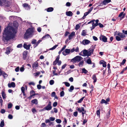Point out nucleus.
Instances as JSON below:
<instances>
[{"instance_id": "1", "label": "nucleus", "mask_w": 127, "mask_h": 127, "mask_svg": "<svg viewBox=\"0 0 127 127\" xmlns=\"http://www.w3.org/2000/svg\"><path fill=\"white\" fill-rule=\"evenodd\" d=\"M17 33L16 29L13 27H10L9 29L6 28L3 34L2 39L4 41H8L14 38Z\"/></svg>"}, {"instance_id": "2", "label": "nucleus", "mask_w": 127, "mask_h": 127, "mask_svg": "<svg viewBox=\"0 0 127 127\" xmlns=\"http://www.w3.org/2000/svg\"><path fill=\"white\" fill-rule=\"evenodd\" d=\"M33 32V29L32 28H29L26 31L24 34V38L27 39L31 37Z\"/></svg>"}, {"instance_id": "3", "label": "nucleus", "mask_w": 127, "mask_h": 127, "mask_svg": "<svg viewBox=\"0 0 127 127\" xmlns=\"http://www.w3.org/2000/svg\"><path fill=\"white\" fill-rule=\"evenodd\" d=\"M0 5H4L5 6H9V2L8 0H0Z\"/></svg>"}, {"instance_id": "4", "label": "nucleus", "mask_w": 127, "mask_h": 127, "mask_svg": "<svg viewBox=\"0 0 127 127\" xmlns=\"http://www.w3.org/2000/svg\"><path fill=\"white\" fill-rule=\"evenodd\" d=\"M83 58L81 56H77L72 59V62H73L75 63L78 62L83 60Z\"/></svg>"}, {"instance_id": "5", "label": "nucleus", "mask_w": 127, "mask_h": 127, "mask_svg": "<svg viewBox=\"0 0 127 127\" xmlns=\"http://www.w3.org/2000/svg\"><path fill=\"white\" fill-rule=\"evenodd\" d=\"M60 59V55L58 56L56 60L53 62V65H56L58 63V64L59 65H60L61 64V61H59Z\"/></svg>"}, {"instance_id": "6", "label": "nucleus", "mask_w": 127, "mask_h": 127, "mask_svg": "<svg viewBox=\"0 0 127 127\" xmlns=\"http://www.w3.org/2000/svg\"><path fill=\"white\" fill-rule=\"evenodd\" d=\"M51 101H49L48 104L44 108V109H45V110L48 111L51 109L52 107L51 105Z\"/></svg>"}, {"instance_id": "7", "label": "nucleus", "mask_w": 127, "mask_h": 127, "mask_svg": "<svg viewBox=\"0 0 127 127\" xmlns=\"http://www.w3.org/2000/svg\"><path fill=\"white\" fill-rule=\"evenodd\" d=\"M100 40H102V41L104 42H107V38L104 35H101L100 37Z\"/></svg>"}, {"instance_id": "8", "label": "nucleus", "mask_w": 127, "mask_h": 127, "mask_svg": "<svg viewBox=\"0 0 127 127\" xmlns=\"http://www.w3.org/2000/svg\"><path fill=\"white\" fill-rule=\"evenodd\" d=\"M70 49H65V51H63V52L62 54L64 55L65 56L68 54L70 53Z\"/></svg>"}, {"instance_id": "9", "label": "nucleus", "mask_w": 127, "mask_h": 127, "mask_svg": "<svg viewBox=\"0 0 127 127\" xmlns=\"http://www.w3.org/2000/svg\"><path fill=\"white\" fill-rule=\"evenodd\" d=\"M28 52L27 51H24L23 54V60H25L27 58V55H28Z\"/></svg>"}, {"instance_id": "10", "label": "nucleus", "mask_w": 127, "mask_h": 127, "mask_svg": "<svg viewBox=\"0 0 127 127\" xmlns=\"http://www.w3.org/2000/svg\"><path fill=\"white\" fill-rule=\"evenodd\" d=\"M8 86L9 88H11V87L14 88L15 86V84L14 82H12L11 83H9L8 84Z\"/></svg>"}, {"instance_id": "11", "label": "nucleus", "mask_w": 127, "mask_h": 127, "mask_svg": "<svg viewBox=\"0 0 127 127\" xmlns=\"http://www.w3.org/2000/svg\"><path fill=\"white\" fill-rule=\"evenodd\" d=\"M82 42L84 45H85L90 43V41L88 40L85 39Z\"/></svg>"}, {"instance_id": "12", "label": "nucleus", "mask_w": 127, "mask_h": 127, "mask_svg": "<svg viewBox=\"0 0 127 127\" xmlns=\"http://www.w3.org/2000/svg\"><path fill=\"white\" fill-rule=\"evenodd\" d=\"M38 63L37 62H34L32 64V67L33 68H36L38 67Z\"/></svg>"}, {"instance_id": "13", "label": "nucleus", "mask_w": 127, "mask_h": 127, "mask_svg": "<svg viewBox=\"0 0 127 127\" xmlns=\"http://www.w3.org/2000/svg\"><path fill=\"white\" fill-rule=\"evenodd\" d=\"M31 45L30 44H29L27 45L25 43L23 45V47L24 48L26 49L27 50H28L30 49V47Z\"/></svg>"}, {"instance_id": "14", "label": "nucleus", "mask_w": 127, "mask_h": 127, "mask_svg": "<svg viewBox=\"0 0 127 127\" xmlns=\"http://www.w3.org/2000/svg\"><path fill=\"white\" fill-rule=\"evenodd\" d=\"M23 6L24 7H28V10H29L30 9V6L28 3H25L23 4Z\"/></svg>"}, {"instance_id": "15", "label": "nucleus", "mask_w": 127, "mask_h": 127, "mask_svg": "<svg viewBox=\"0 0 127 127\" xmlns=\"http://www.w3.org/2000/svg\"><path fill=\"white\" fill-rule=\"evenodd\" d=\"M117 35L119 36L121 38H123L125 37V35L123 33L121 32H119Z\"/></svg>"}, {"instance_id": "16", "label": "nucleus", "mask_w": 127, "mask_h": 127, "mask_svg": "<svg viewBox=\"0 0 127 127\" xmlns=\"http://www.w3.org/2000/svg\"><path fill=\"white\" fill-rule=\"evenodd\" d=\"M77 109L79 112L81 113L82 111H84V107H81V108H78L77 107Z\"/></svg>"}, {"instance_id": "17", "label": "nucleus", "mask_w": 127, "mask_h": 127, "mask_svg": "<svg viewBox=\"0 0 127 127\" xmlns=\"http://www.w3.org/2000/svg\"><path fill=\"white\" fill-rule=\"evenodd\" d=\"M125 14H124V12H121L119 15V17H121L122 18H123L125 17Z\"/></svg>"}, {"instance_id": "18", "label": "nucleus", "mask_w": 127, "mask_h": 127, "mask_svg": "<svg viewBox=\"0 0 127 127\" xmlns=\"http://www.w3.org/2000/svg\"><path fill=\"white\" fill-rule=\"evenodd\" d=\"M74 51L79 53V48L78 47H77L76 49H75L74 48H73L72 49V52Z\"/></svg>"}, {"instance_id": "19", "label": "nucleus", "mask_w": 127, "mask_h": 127, "mask_svg": "<svg viewBox=\"0 0 127 127\" xmlns=\"http://www.w3.org/2000/svg\"><path fill=\"white\" fill-rule=\"evenodd\" d=\"M42 40L41 39H39L38 41L36 42V44L35 45H33L34 47L35 48L36 47H37L38 45L42 41Z\"/></svg>"}, {"instance_id": "20", "label": "nucleus", "mask_w": 127, "mask_h": 127, "mask_svg": "<svg viewBox=\"0 0 127 127\" xmlns=\"http://www.w3.org/2000/svg\"><path fill=\"white\" fill-rule=\"evenodd\" d=\"M80 62L78 65L79 67L82 66L84 64V61L83 60H82Z\"/></svg>"}, {"instance_id": "21", "label": "nucleus", "mask_w": 127, "mask_h": 127, "mask_svg": "<svg viewBox=\"0 0 127 127\" xmlns=\"http://www.w3.org/2000/svg\"><path fill=\"white\" fill-rule=\"evenodd\" d=\"M92 78L94 80V83H95L96 82L97 79L95 75L94 74L93 75Z\"/></svg>"}, {"instance_id": "22", "label": "nucleus", "mask_w": 127, "mask_h": 127, "mask_svg": "<svg viewBox=\"0 0 127 127\" xmlns=\"http://www.w3.org/2000/svg\"><path fill=\"white\" fill-rule=\"evenodd\" d=\"M1 94L3 99H4L5 98H6V95L4 91L2 90Z\"/></svg>"}, {"instance_id": "23", "label": "nucleus", "mask_w": 127, "mask_h": 127, "mask_svg": "<svg viewBox=\"0 0 127 127\" xmlns=\"http://www.w3.org/2000/svg\"><path fill=\"white\" fill-rule=\"evenodd\" d=\"M98 25V24L96 23L95 24L94 23V24L92 25V27L91 29V30L94 29L95 27L97 26Z\"/></svg>"}, {"instance_id": "24", "label": "nucleus", "mask_w": 127, "mask_h": 127, "mask_svg": "<svg viewBox=\"0 0 127 127\" xmlns=\"http://www.w3.org/2000/svg\"><path fill=\"white\" fill-rule=\"evenodd\" d=\"M31 102L32 103L35 104H37L38 103L37 100L36 99H35L32 100Z\"/></svg>"}, {"instance_id": "25", "label": "nucleus", "mask_w": 127, "mask_h": 127, "mask_svg": "<svg viewBox=\"0 0 127 127\" xmlns=\"http://www.w3.org/2000/svg\"><path fill=\"white\" fill-rule=\"evenodd\" d=\"M54 10V8L53 7H50L47 8V11L48 12H51Z\"/></svg>"}, {"instance_id": "26", "label": "nucleus", "mask_w": 127, "mask_h": 127, "mask_svg": "<svg viewBox=\"0 0 127 127\" xmlns=\"http://www.w3.org/2000/svg\"><path fill=\"white\" fill-rule=\"evenodd\" d=\"M65 13L66 15L67 16H71V11H66Z\"/></svg>"}, {"instance_id": "27", "label": "nucleus", "mask_w": 127, "mask_h": 127, "mask_svg": "<svg viewBox=\"0 0 127 127\" xmlns=\"http://www.w3.org/2000/svg\"><path fill=\"white\" fill-rule=\"evenodd\" d=\"M71 39V33L69 35L68 38H67L66 40L65 41V43H67L68 40H69Z\"/></svg>"}, {"instance_id": "28", "label": "nucleus", "mask_w": 127, "mask_h": 127, "mask_svg": "<svg viewBox=\"0 0 127 127\" xmlns=\"http://www.w3.org/2000/svg\"><path fill=\"white\" fill-rule=\"evenodd\" d=\"M10 47H8L7 48V50H6L5 53L7 55L8 54L10 53Z\"/></svg>"}, {"instance_id": "29", "label": "nucleus", "mask_w": 127, "mask_h": 127, "mask_svg": "<svg viewBox=\"0 0 127 127\" xmlns=\"http://www.w3.org/2000/svg\"><path fill=\"white\" fill-rule=\"evenodd\" d=\"M30 95H33V96H34L36 95H37V94H35L34 91L33 90L31 91L30 92Z\"/></svg>"}, {"instance_id": "30", "label": "nucleus", "mask_w": 127, "mask_h": 127, "mask_svg": "<svg viewBox=\"0 0 127 127\" xmlns=\"http://www.w3.org/2000/svg\"><path fill=\"white\" fill-rule=\"evenodd\" d=\"M126 60L125 59H124L122 62L121 63H120V65H124V64L126 63Z\"/></svg>"}, {"instance_id": "31", "label": "nucleus", "mask_w": 127, "mask_h": 127, "mask_svg": "<svg viewBox=\"0 0 127 127\" xmlns=\"http://www.w3.org/2000/svg\"><path fill=\"white\" fill-rule=\"evenodd\" d=\"M121 38L119 36H116V39L117 41H119L122 40Z\"/></svg>"}, {"instance_id": "32", "label": "nucleus", "mask_w": 127, "mask_h": 127, "mask_svg": "<svg viewBox=\"0 0 127 127\" xmlns=\"http://www.w3.org/2000/svg\"><path fill=\"white\" fill-rule=\"evenodd\" d=\"M81 35H82L85 36L86 35V32L85 30H83L82 31V32L81 33Z\"/></svg>"}, {"instance_id": "33", "label": "nucleus", "mask_w": 127, "mask_h": 127, "mask_svg": "<svg viewBox=\"0 0 127 127\" xmlns=\"http://www.w3.org/2000/svg\"><path fill=\"white\" fill-rule=\"evenodd\" d=\"M100 103L101 104H107V101H106L104 99H102L100 101Z\"/></svg>"}, {"instance_id": "34", "label": "nucleus", "mask_w": 127, "mask_h": 127, "mask_svg": "<svg viewBox=\"0 0 127 127\" xmlns=\"http://www.w3.org/2000/svg\"><path fill=\"white\" fill-rule=\"evenodd\" d=\"M58 46V44L54 46L52 48H50L49 49V50H53L54 49H55Z\"/></svg>"}, {"instance_id": "35", "label": "nucleus", "mask_w": 127, "mask_h": 127, "mask_svg": "<svg viewBox=\"0 0 127 127\" xmlns=\"http://www.w3.org/2000/svg\"><path fill=\"white\" fill-rule=\"evenodd\" d=\"M85 98V96L81 98L80 99L78 100L77 102L78 103H81L82 101H83L84 99Z\"/></svg>"}, {"instance_id": "36", "label": "nucleus", "mask_w": 127, "mask_h": 127, "mask_svg": "<svg viewBox=\"0 0 127 127\" xmlns=\"http://www.w3.org/2000/svg\"><path fill=\"white\" fill-rule=\"evenodd\" d=\"M82 73H84L85 74H86L88 73V71L85 68H83L82 69Z\"/></svg>"}, {"instance_id": "37", "label": "nucleus", "mask_w": 127, "mask_h": 127, "mask_svg": "<svg viewBox=\"0 0 127 127\" xmlns=\"http://www.w3.org/2000/svg\"><path fill=\"white\" fill-rule=\"evenodd\" d=\"M2 76L4 77V78L5 77H7L8 75L7 74H6L5 72L3 71H2Z\"/></svg>"}, {"instance_id": "38", "label": "nucleus", "mask_w": 127, "mask_h": 127, "mask_svg": "<svg viewBox=\"0 0 127 127\" xmlns=\"http://www.w3.org/2000/svg\"><path fill=\"white\" fill-rule=\"evenodd\" d=\"M50 36V35H49L48 34H47L46 35H45V36H43L41 38V39L42 40L43 39L46 38L47 37L48 38Z\"/></svg>"}, {"instance_id": "39", "label": "nucleus", "mask_w": 127, "mask_h": 127, "mask_svg": "<svg viewBox=\"0 0 127 127\" xmlns=\"http://www.w3.org/2000/svg\"><path fill=\"white\" fill-rule=\"evenodd\" d=\"M4 125V121H2L1 122L0 126V127H3Z\"/></svg>"}, {"instance_id": "40", "label": "nucleus", "mask_w": 127, "mask_h": 127, "mask_svg": "<svg viewBox=\"0 0 127 127\" xmlns=\"http://www.w3.org/2000/svg\"><path fill=\"white\" fill-rule=\"evenodd\" d=\"M87 51H88L86 50H84L83 51V53L84 56H86Z\"/></svg>"}, {"instance_id": "41", "label": "nucleus", "mask_w": 127, "mask_h": 127, "mask_svg": "<svg viewBox=\"0 0 127 127\" xmlns=\"http://www.w3.org/2000/svg\"><path fill=\"white\" fill-rule=\"evenodd\" d=\"M36 40L35 39H33L32 40L31 43L32 44H35V45L36 44Z\"/></svg>"}, {"instance_id": "42", "label": "nucleus", "mask_w": 127, "mask_h": 127, "mask_svg": "<svg viewBox=\"0 0 127 127\" xmlns=\"http://www.w3.org/2000/svg\"><path fill=\"white\" fill-rule=\"evenodd\" d=\"M87 63L89 64H91L92 63V61L90 59H88L87 61Z\"/></svg>"}, {"instance_id": "43", "label": "nucleus", "mask_w": 127, "mask_h": 127, "mask_svg": "<svg viewBox=\"0 0 127 127\" xmlns=\"http://www.w3.org/2000/svg\"><path fill=\"white\" fill-rule=\"evenodd\" d=\"M64 91H62L60 93V96L62 97L64 96Z\"/></svg>"}, {"instance_id": "44", "label": "nucleus", "mask_w": 127, "mask_h": 127, "mask_svg": "<svg viewBox=\"0 0 127 127\" xmlns=\"http://www.w3.org/2000/svg\"><path fill=\"white\" fill-rule=\"evenodd\" d=\"M96 115L97 116H98L99 117L100 116V109H98V110L96 112Z\"/></svg>"}, {"instance_id": "45", "label": "nucleus", "mask_w": 127, "mask_h": 127, "mask_svg": "<svg viewBox=\"0 0 127 127\" xmlns=\"http://www.w3.org/2000/svg\"><path fill=\"white\" fill-rule=\"evenodd\" d=\"M95 48L94 47L93 48L91 49H90V50L89 51L90 52V53H91V54H93V52L94 51V49Z\"/></svg>"}, {"instance_id": "46", "label": "nucleus", "mask_w": 127, "mask_h": 127, "mask_svg": "<svg viewBox=\"0 0 127 127\" xmlns=\"http://www.w3.org/2000/svg\"><path fill=\"white\" fill-rule=\"evenodd\" d=\"M12 106V104L11 103H9L8 104V109H10L11 108Z\"/></svg>"}, {"instance_id": "47", "label": "nucleus", "mask_w": 127, "mask_h": 127, "mask_svg": "<svg viewBox=\"0 0 127 127\" xmlns=\"http://www.w3.org/2000/svg\"><path fill=\"white\" fill-rule=\"evenodd\" d=\"M54 83V81L53 80H51L49 81V84L51 85H53Z\"/></svg>"}, {"instance_id": "48", "label": "nucleus", "mask_w": 127, "mask_h": 127, "mask_svg": "<svg viewBox=\"0 0 127 127\" xmlns=\"http://www.w3.org/2000/svg\"><path fill=\"white\" fill-rule=\"evenodd\" d=\"M56 122L58 124L61 123L62 122L61 120L60 119H56Z\"/></svg>"}, {"instance_id": "49", "label": "nucleus", "mask_w": 127, "mask_h": 127, "mask_svg": "<svg viewBox=\"0 0 127 127\" xmlns=\"http://www.w3.org/2000/svg\"><path fill=\"white\" fill-rule=\"evenodd\" d=\"M103 62H104V63H101V64H102L103 66V67H105L106 66V63L104 62V61H102Z\"/></svg>"}, {"instance_id": "50", "label": "nucleus", "mask_w": 127, "mask_h": 127, "mask_svg": "<svg viewBox=\"0 0 127 127\" xmlns=\"http://www.w3.org/2000/svg\"><path fill=\"white\" fill-rule=\"evenodd\" d=\"M23 67H21L20 68V71L21 72H23L25 70L24 68V65H23Z\"/></svg>"}, {"instance_id": "51", "label": "nucleus", "mask_w": 127, "mask_h": 127, "mask_svg": "<svg viewBox=\"0 0 127 127\" xmlns=\"http://www.w3.org/2000/svg\"><path fill=\"white\" fill-rule=\"evenodd\" d=\"M40 72L39 71H38L37 72H36L35 73H34L33 74L35 76H36L39 75L40 74Z\"/></svg>"}, {"instance_id": "52", "label": "nucleus", "mask_w": 127, "mask_h": 127, "mask_svg": "<svg viewBox=\"0 0 127 127\" xmlns=\"http://www.w3.org/2000/svg\"><path fill=\"white\" fill-rule=\"evenodd\" d=\"M95 21V20H92L90 21L89 22H88V24H89L91 23H92V25H93L94 24V22Z\"/></svg>"}, {"instance_id": "53", "label": "nucleus", "mask_w": 127, "mask_h": 127, "mask_svg": "<svg viewBox=\"0 0 127 127\" xmlns=\"http://www.w3.org/2000/svg\"><path fill=\"white\" fill-rule=\"evenodd\" d=\"M58 105L57 102H54L53 104V106L54 107H55L56 106Z\"/></svg>"}, {"instance_id": "54", "label": "nucleus", "mask_w": 127, "mask_h": 127, "mask_svg": "<svg viewBox=\"0 0 127 127\" xmlns=\"http://www.w3.org/2000/svg\"><path fill=\"white\" fill-rule=\"evenodd\" d=\"M80 27V26L78 24L76 25V26L75 29L76 30H78Z\"/></svg>"}, {"instance_id": "55", "label": "nucleus", "mask_w": 127, "mask_h": 127, "mask_svg": "<svg viewBox=\"0 0 127 127\" xmlns=\"http://www.w3.org/2000/svg\"><path fill=\"white\" fill-rule=\"evenodd\" d=\"M64 83L65 84V86L66 87H69L70 86V84L67 82H64Z\"/></svg>"}, {"instance_id": "56", "label": "nucleus", "mask_w": 127, "mask_h": 127, "mask_svg": "<svg viewBox=\"0 0 127 127\" xmlns=\"http://www.w3.org/2000/svg\"><path fill=\"white\" fill-rule=\"evenodd\" d=\"M107 68H108V70H110V73H111V69H110V64L109 63H108L107 64Z\"/></svg>"}, {"instance_id": "57", "label": "nucleus", "mask_w": 127, "mask_h": 127, "mask_svg": "<svg viewBox=\"0 0 127 127\" xmlns=\"http://www.w3.org/2000/svg\"><path fill=\"white\" fill-rule=\"evenodd\" d=\"M56 71L55 70H53V73L54 75H57L58 74L57 73H56Z\"/></svg>"}, {"instance_id": "58", "label": "nucleus", "mask_w": 127, "mask_h": 127, "mask_svg": "<svg viewBox=\"0 0 127 127\" xmlns=\"http://www.w3.org/2000/svg\"><path fill=\"white\" fill-rule=\"evenodd\" d=\"M8 117L10 119H12L13 118V117L11 115L9 114L8 115Z\"/></svg>"}, {"instance_id": "59", "label": "nucleus", "mask_w": 127, "mask_h": 127, "mask_svg": "<svg viewBox=\"0 0 127 127\" xmlns=\"http://www.w3.org/2000/svg\"><path fill=\"white\" fill-rule=\"evenodd\" d=\"M87 121L88 120L87 119H85L83 121V124L84 125L87 122Z\"/></svg>"}, {"instance_id": "60", "label": "nucleus", "mask_w": 127, "mask_h": 127, "mask_svg": "<svg viewBox=\"0 0 127 127\" xmlns=\"http://www.w3.org/2000/svg\"><path fill=\"white\" fill-rule=\"evenodd\" d=\"M5 112V110L3 109H2L1 110L0 112L2 114L4 113Z\"/></svg>"}, {"instance_id": "61", "label": "nucleus", "mask_w": 127, "mask_h": 127, "mask_svg": "<svg viewBox=\"0 0 127 127\" xmlns=\"http://www.w3.org/2000/svg\"><path fill=\"white\" fill-rule=\"evenodd\" d=\"M22 46V44H18L17 47L18 48H20Z\"/></svg>"}, {"instance_id": "62", "label": "nucleus", "mask_w": 127, "mask_h": 127, "mask_svg": "<svg viewBox=\"0 0 127 127\" xmlns=\"http://www.w3.org/2000/svg\"><path fill=\"white\" fill-rule=\"evenodd\" d=\"M29 84L30 85H32L33 86H34L35 85V84L33 82H31L29 83Z\"/></svg>"}, {"instance_id": "63", "label": "nucleus", "mask_w": 127, "mask_h": 127, "mask_svg": "<svg viewBox=\"0 0 127 127\" xmlns=\"http://www.w3.org/2000/svg\"><path fill=\"white\" fill-rule=\"evenodd\" d=\"M73 115L75 117L77 116L78 115V112L77 111H75L73 113Z\"/></svg>"}, {"instance_id": "64", "label": "nucleus", "mask_w": 127, "mask_h": 127, "mask_svg": "<svg viewBox=\"0 0 127 127\" xmlns=\"http://www.w3.org/2000/svg\"><path fill=\"white\" fill-rule=\"evenodd\" d=\"M56 94L55 92H53L51 94V96L52 97H54L56 95Z\"/></svg>"}]
</instances>
